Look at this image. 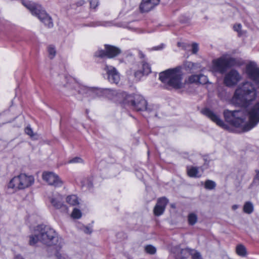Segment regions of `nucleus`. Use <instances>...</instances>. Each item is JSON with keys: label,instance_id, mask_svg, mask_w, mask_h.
<instances>
[{"label": "nucleus", "instance_id": "obj_1", "mask_svg": "<svg viewBox=\"0 0 259 259\" xmlns=\"http://www.w3.org/2000/svg\"><path fill=\"white\" fill-rule=\"evenodd\" d=\"M246 73L259 90V67L254 62H250L246 67ZM257 89L250 81H245L239 84L235 90L232 98V103L241 107H248L257 96Z\"/></svg>", "mask_w": 259, "mask_h": 259}, {"label": "nucleus", "instance_id": "obj_2", "mask_svg": "<svg viewBox=\"0 0 259 259\" xmlns=\"http://www.w3.org/2000/svg\"><path fill=\"white\" fill-rule=\"evenodd\" d=\"M40 242L48 246L61 249L64 244L63 239L59 236L54 229L48 226L38 225L36 227Z\"/></svg>", "mask_w": 259, "mask_h": 259}, {"label": "nucleus", "instance_id": "obj_3", "mask_svg": "<svg viewBox=\"0 0 259 259\" xmlns=\"http://www.w3.org/2000/svg\"><path fill=\"white\" fill-rule=\"evenodd\" d=\"M159 79L167 86L175 89L183 88V73L181 67L178 66L174 68L168 69L159 73Z\"/></svg>", "mask_w": 259, "mask_h": 259}, {"label": "nucleus", "instance_id": "obj_4", "mask_svg": "<svg viewBox=\"0 0 259 259\" xmlns=\"http://www.w3.org/2000/svg\"><path fill=\"white\" fill-rule=\"evenodd\" d=\"M124 103L131 109L137 111H145L150 114V116H157V106L147 105V101L140 95L127 96L124 100Z\"/></svg>", "mask_w": 259, "mask_h": 259}, {"label": "nucleus", "instance_id": "obj_5", "mask_svg": "<svg viewBox=\"0 0 259 259\" xmlns=\"http://www.w3.org/2000/svg\"><path fill=\"white\" fill-rule=\"evenodd\" d=\"M22 4L31 12L33 15L37 17L46 26L50 28L54 26L52 17L46 12L41 6L28 1L23 2Z\"/></svg>", "mask_w": 259, "mask_h": 259}, {"label": "nucleus", "instance_id": "obj_6", "mask_svg": "<svg viewBox=\"0 0 259 259\" xmlns=\"http://www.w3.org/2000/svg\"><path fill=\"white\" fill-rule=\"evenodd\" d=\"M240 65V61L238 59L232 57L228 55H224L212 61L213 70L221 74L225 73L229 68L239 66Z\"/></svg>", "mask_w": 259, "mask_h": 259}, {"label": "nucleus", "instance_id": "obj_7", "mask_svg": "<svg viewBox=\"0 0 259 259\" xmlns=\"http://www.w3.org/2000/svg\"><path fill=\"white\" fill-rule=\"evenodd\" d=\"M225 121L230 124L241 128L243 132L244 131V119L246 118V115L242 110L231 111L226 109L223 112Z\"/></svg>", "mask_w": 259, "mask_h": 259}, {"label": "nucleus", "instance_id": "obj_8", "mask_svg": "<svg viewBox=\"0 0 259 259\" xmlns=\"http://www.w3.org/2000/svg\"><path fill=\"white\" fill-rule=\"evenodd\" d=\"M34 181L33 176L22 173L11 180L8 184V187L15 190H22L31 186Z\"/></svg>", "mask_w": 259, "mask_h": 259}, {"label": "nucleus", "instance_id": "obj_9", "mask_svg": "<svg viewBox=\"0 0 259 259\" xmlns=\"http://www.w3.org/2000/svg\"><path fill=\"white\" fill-rule=\"evenodd\" d=\"M249 121L244 119V131L248 132L253 128L259 122V102L252 106L249 109Z\"/></svg>", "mask_w": 259, "mask_h": 259}, {"label": "nucleus", "instance_id": "obj_10", "mask_svg": "<svg viewBox=\"0 0 259 259\" xmlns=\"http://www.w3.org/2000/svg\"><path fill=\"white\" fill-rule=\"evenodd\" d=\"M73 87L75 90L77 91L78 94H82L85 97H89L91 98L101 97V89L100 88H90L79 85L76 83H75Z\"/></svg>", "mask_w": 259, "mask_h": 259}, {"label": "nucleus", "instance_id": "obj_11", "mask_svg": "<svg viewBox=\"0 0 259 259\" xmlns=\"http://www.w3.org/2000/svg\"><path fill=\"white\" fill-rule=\"evenodd\" d=\"M121 53V50L117 47L113 46L105 45V50H100L97 51L95 56L97 57L104 58L107 57L108 58H112Z\"/></svg>", "mask_w": 259, "mask_h": 259}, {"label": "nucleus", "instance_id": "obj_12", "mask_svg": "<svg viewBox=\"0 0 259 259\" xmlns=\"http://www.w3.org/2000/svg\"><path fill=\"white\" fill-rule=\"evenodd\" d=\"M241 79V76L238 71L231 69L225 74L224 82L227 87H232L236 85Z\"/></svg>", "mask_w": 259, "mask_h": 259}, {"label": "nucleus", "instance_id": "obj_13", "mask_svg": "<svg viewBox=\"0 0 259 259\" xmlns=\"http://www.w3.org/2000/svg\"><path fill=\"white\" fill-rule=\"evenodd\" d=\"M201 113L214 122L217 125L225 130H228L229 126L221 119L220 116L209 108L202 110Z\"/></svg>", "mask_w": 259, "mask_h": 259}, {"label": "nucleus", "instance_id": "obj_14", "mask_svg": "<svg viewBox=\"0 0 259 259\" xmlns=\"http://www.w3.org/2000/svg\"><path fill=\"white\" fill-rule=\"evenodd\" d=\"M42 177L49 185L55 187H60L63 184L59 177L53 172L45 171L42 174Z\"/></svg>", "mask_w": 259, "mask_h": 259}, {"label": "nucleus", "instance_id": "obj_15", "mask_svg": "<svg viewBox=\"0 0 259 259\" xmlns=\"http://www.w3.org/2000/svg\"><path fill=\"white\" fill-rule=\"evenodd\" d=\"M104 70L106 72L108 80L110 83L117 84L119 82L120 74L115 67L106 65Z\"/></svg>", "mask_w": 259, "mask_h": 259}, {"label": "nucleus", "instance_id": "obj_16", "mask_svg": "<svg viewBox=\"0 0 259 259\" xmlns=\"http://www.w3.org/2000/svg\"><path fill=\"white\" fill-rule=\"evenodd\" d=\"M168 202V199L164 197L159 198L154 208V214L156 216L161 215L163 213Z\"/></svg>", "mask_w": 259, "mask_h": 259}, {"label": "nucleus", "instance_id": "obj_17", "mask_svg": "<svg viewBox=\"0 0 259 259\" xmlns=\"http://www.w3.org/2000/svg\"><path fill=\"white\" fill-rule=\"evenodd\" d=\"M159 0H142L140 9L142 12H148L159 4Z\"/></svg>", "mask_w": 259, "mask_h": 259}, {"label": "nucleus", "instance_id": "obj_18", "mask_svg": "<svg viewBox=\"0 0 259 259\" xmlns=\"http://www.w3.org/2000/svg\"><path fill=\"white\" fill-rule=\"evenodd\" d=\"M50 201L52 205L56 209H61L63 211H66L67 210V207L63 203V199L61 196H58L52 198Z\"/></svg>", "mask_w": 259, "mask_h": 259}, {"label": "nucleus", "instance_id": "obj_19", "mask_svg": "<svg viewBox=\"0 0 259 259\" xmlns=\"http://www.w3.org/2000/svg\"><path fill=\"white\" fill-rule=\"evenodd\" d=\"M117 95L116 91L109 89H101V97H105L110 100H113Z\"/></svg>", "mask_w": 259, "mask_h": 259}, {"label": "nucleus", "instance_id": "obj_20", "mask_svg": "<svg viewBox=\"0 0 259 259\" xmlns=\"http://www.w3.org/2000/svg\"><path fill=\"white\" fill-rule=\"evenodd\" d=\"M200 67V65L199 63H194L189 61L186 62L184 64L185 70L187 71H189L190 72H193L199 69Z\"/></svg>", "mask_w": 259, "mask_h": 259}, {"label": "nucleus", "instance_id": "obj_21", "mask_svg": "<svg viewBox=\"0 0 259 259\" xmlns=\"http://www.w3.org/2000/svg\"><path fill=\"white\" fill-rule=\"evenodd\" d=\"M187 174L190 177L199 178L201 175L199 174L198 168L192 166L187 168Z\"/></svg>", "mask_w": 259, "mask_h": 259}, {"label": "nucleus", "instance_id": "obj_22", "mask_svg": "<svg viewBox=\"0 0 259 259\" xmlns=\"http://www.w3.org/2000/svg\"><path fill=\"white\" fill-rule=\"evenodd\" d=\"M236 253L240 256L244 257L247 255L246 248L243 244H239L236 247Z\"/></svg>", "mask_w": 259, "mask_h": 259}, {"label": "nucleus", "instance_id": "obj_23", "mask_svg": "<svg viewBox=\"0 0 259 259\" xmlns=\"http://www.w3.org/2000/svg\"><path fill=\"white\" fill-rule=\"evenodd\" d=\"M66 202L71 205L75 206L79 204L77 197L75 195H69L66 197Z\"/></svg>", "mask_w": 259, "mask_h": 259}, {"label": "nucleus", "instance_id": "obj_24", "mask_svg": "<svg viewBox=\"0 0 259 259\" xmlns=\"http://www.w3.org/2000/svg\"><path fill=\"white\" fill-rule=\"evenodd\" d=\"M38 241H40L38 237V232H36V229L35 230V234L29 236V244L31 246H33L36 244Z\"/></svg>", "mask_w": 259, "mask_h": 259}, {"label": "nucleus", "instance_id": "obj_25", "mask_svg": "<svg viewBox=\"0 0 259 259\" xmlns=\"http://www.w3.org/2000/svg\"><path fill=\"white\" fill-rule=\"evenodd\" d=\"M254 207L252 203L248 201L245 202L243 206V211L245 213L250 214L253 211Z\"/></svg>", "mask_w": 259, "mask_h": 259}, {"label": "nucleus", "instance_id": "obj_26", "mask_svg": "<svg viewBox=\"0 0 259 259\" xmlns=\"http://www.w3.org/2000/svg\"><path fill=\"white\" fill-rule=\"evenodd\" d=\"M142 70L143 74L145 75H148L151 72V67L150 66V65L146 62L145 61H143L142 62Z\"/></svg>", "mask_w": 259, "mask_h": 259}, {"label": "nucleus", "instance_id": "obj_27", "mask_svg": "<svg viewBox=\"0 0 259 259\" xmlns=\"http://www.w3.org/2000/svg\"><path fill=\"white\" fill-rule=\"evenodd\" d=\"M197 220V216L194 213H190L189 214L188 216V221L189 225L192 226L195 225L196 223Z\"/></svg>", "mask_w": 259, "mask_h": 259}, {"label": "nucleus", "instance_id": "obj_28", "mask_svg": "<svg viewBox=\"0 0 259 259\" xmlns=\"http://www.w3.org/2000/svg\"><path fill=\"white\" fill-rule=\"evenodd\" d=\"M216 186L215 183L211 180H206L205 182L204 187L208 190H212L215 188Z\"/></svg>", "mask_w": 259, "mask_h": 259}, {"label": "nucleus", "instance_id": "obj_29", "mask_svg": "<svg viewBox=\"0 0 259 259\" xmlns=\"http://www.w3.org/2000/svg\"><path fill=\"white\" fill-rule=\"evenodd\" d=\"M189 250L192 259H203L199 252L191 249Z\"/></svg>", "mask_w": 259, "mask_h": 259}, {"label": "nucleus", "instance_id": "obj_30", "mask_svg": "<svg viewBox=\"0 0 259 259\" xmlns=\"http://www.w3.org/2000/svg\"><path fill=\"white\" fill-rule=\"evenodd\" d=\"M145 251L148 254H154L156 252V248L152 245H147L145 246Z\"/></svg>", "mask_w": 259, "mask_h": 259}, {"label": "nucleus", "instance_id": "obj_31", "mask_svg": "<svg viewBox=\"0 0 259 259\" xmlns=\"http://www.w3.org/2000/svg\"><path fill=\"white\" fill-rule=\"evenodd\" d=\"M82 215L81 211L76 208H74L71 214V217L75 219H79L81 218Z\"/></svg>", "mask_w": 259, "mask_h": 259}, {"label": "nucleus", "instance_id": "obj_32", "mask_svg": "<svg viewBox=\"0 0 259 259\" xmlns=\"http://www.w3.org/2000/svg\"><path fill=\"white\" fill-rule=\"evenodd\" d=\"M208 82V79L207 76L202 74H199V81L198 83L205 84Z\"/></svg>", "mask_w": 259, "mask_h": 259}, {"label": "nucleus", "instance_id": "obj_33", "mask_svg": "<svg viewBox=\"0 0 259 259\" xmlns=\"http://www.w3.org/2000/svg\"><path fill=\"white\" fill-rule=\"evenodd\" d=\"M199 75H192L188 78V82L190 83H198Z\"/></svg>", "mask_w": 259, "mask_h": 259}, {"label": "nucleus", "instance_id": "obj_34", "mask_svg": "<svg viewBox=\"0 0 259 259\" xmlns=\"http://www.w3.org/2000/svg\"><path fill=\"white\" fill-rule=\"evenodd\" d=\"M56 253L55 255L57 257V259H68V257L65 254H61L59 252V250L61 249L59 248H55Z\"/></svg>", "mask_w": 259, "mask_h": 259}, {"label": "nucleus", "instance_id": "obj_35", "mask_svg": "<svg viewBox=\"0 0 259 259\" xmlns=\"http://www.w3.org/2000/svg\"><path fill=\"white\" fill-rule=\"evenodd\" d=\"M83 162V159L80 157H75L71 158L68 161V163H80Z\"/></svg>", "mask_w": 259, "mask_h": 259}, {"label": "nucleus", "instance_id": "obj_36", "mask_svg": "<svg viewBox=\"0 0 259 259\" xmlns=\"http://www.w3.org/2000/svg\"><path fill=\"white\" fill-rule=\"evenodd\" d=\"M82 186H87L88 188H91L93 186V183L90 179H87L82 182Z\"/></svg>", "mask_w": 259, "mask_h": 259}, {"label": "nucleus", "instance_id": "obj_37", "mask_svg": "<svg viewBox=\"0 0 259 259\" xmlns=\"http://www.w3.org/2000/svg\"><path fill=\"white\" fill-rule=\"evenodd\" d=\"M25 133L32 138L34 136L33 132L30 125H28L25 127Z\"/></svg>", "mask_w": 259, "mask_h": 259}, {"label": "nucleus", "instance_id": "obj_38", "mask_svg": "<svg viewBox=\"0 0 259 259\" xmlns=\"http://www.w3.org/2000/svg\"><path fill=\"white\" fill-rule=\"evenodd\" d=\"M255 171L256 175L253 179L252 184L258 186L259 185V170L256 169Z\"/></svg>", "mask_w": 259, "mask_h": 259}, {"label": "nucleus", "instance_id": "obj_39", "mask_svg": "<svg viewBox=\"0 0 259 259\" xmlns=\"http://www.w3.org/2000/svg\"><path fill=\"white\" fill-rule=\"evenodd\" d=\"M48 52L49 55L51 56V59H52L56 55V51L55 48L52 46H49L48 47Z\"/></svg>", "mask_w": 259, "mask_h": 259}, {"label": "nucleus", "instance_id": "obj_40", "mask_svg": "<svg viewBox=\"0 0 259 259\" xmlns=\"http://www.w3.org/2000/svg\"><path fill=\"white\" fill-rule=\"evenodd\" d=\"M198 45L196 42L193 43L192 45V53L195 54L198 52Z\"/></svg>", "mask_w": 259, "mask_h": 259}, {"label": "nucleus", "instance_id": "obj_41", "mask_svg": "<svg viewBox=\"0 0 259 259\" xmlns=\"http://www.w3.org/2000/svg\"><path fill=\"white\" fill-rule=\"evenodd\" d=\"M90 3L91 8L95 9L98 6L99 1L98 0H90Z\"/></svg>", "mask_w": 259, "mask_h": 259}, {"label": "nucleus", "instance_id": "obj_42", "mask_svg": "<svg viewBox=\"0 0 259 259\" xmlns=\"http://www.w3.org/2000/svg\"><path fill=\"white\" fill-rule=\"evenodd\" d=\"M164 47L165 45L163 44H161L159 46L153 47L151 50L153 51H159L162 50Z\"/></svg>", "mask_w": 259, "mask_h": 259}, {"label": "nucleus", "instance_id": "obj_43", "mask_svg": "<svg viewBox=\"0 0 259 259\" xmlns=\"http://www.w3.org/2000/svg\"><path fill=\"white\" fill-rule=\"evenodd\" d=\"M143 75H145V74H143V72L141 70L137 71L135 73V77L139 79H140Z\"/></svg>", "mask_w": 259, "mask_h": 259}, {"label": "nucleus", "instance_id": "obj_44", "mask_svg": "<svg viewBox=\"0 0 259 259\" xmlns=\"http://www.w3.org/2000/svg\"><path fill=\"white\" fill-rule=\"evenodd\" d=\"M241 25L240 24H237L234 25V30L236 31L239 32L241 29Z\"/></svg>", "mask_w": 259, "mask_h": 259}, {"label": "nucleus", "instance_id": "obj_45", "mask_svg": "<svg viewBox=\"0 0 259 259\" xmlns=\"http://www.w3.org/2000/svg\"><path fill=\"white\" fill-rule=\"evenodd\" d=\"M84 232L86 234H91L92 232V230L89 227H85L84 229Z\"/></svg>", "mask_w": 259, "mask_h": 259}, {"label": "nucleus", "instance_id": "obj_46", "mask_svg": "<svg viewBox=\"0 0 259 259\" xmlns=\"http://www.w3.org/2000/svg\"><path fill=\"white\" fill-rule=\"evenodd\" d=\"M85 3L84 1L83 0H80L78 2L76 3L77 6H81Z\"/></svg>", "mask_w": 259, "mask_h": 259}, {"label": "nucleus", "instance_id": "obj_47", "mask_svg": "<svg viewBox=\"0 0 259 259\" xmlns=\"http://www.w3.org/2000/svg\"><path fill=\"white\" fill-rule=\"evenodd\" d=\"M100 25H104L106 26L107 25L101 24V22H96V23H94L93 24L91 25V26H100Z\"/></svg>", "mask_w": 259, "mask_h": 259}, {"label": "nucleus", "instance_id": "obj_48", "mask_svg": "<svg viewBox=\"0 0 259 259\" xmlns=\"http://www.w3.org/2000/svg\"><path fill=\"white\" fill-rule=\"evenodd\" d=\"M139 55L141 58H145V55L141 51H139Z\"/></svg>", "mask_w": 259, "mask_h": 259}, {"label": "nucleus", "instance_id": "obj_49", "mask_svg": "<svg viewBox=\"0 0 259 259\" xmlns=\"http://www.w3.org/2000/svg\"><path fill=\"white\" fill-rule=\"evenodd\" d=\"M238 208V205L236 204H234L232 206V208L233 210H235Z\"/></svg>", "mask_w": 259, "mask_h": 259}, {"label": "nucleus", "instance_id": "obj_50", "mask_svg": "<svg viewBox=\"0 0 259 259\" xmlns=\"http://www.w3.org/2000/svg\"><path fill=\"white\" fill-rule=\"evenodd\" d=\"M15 259H24V258L22 256L18 255L15 257Z\"/></svg>", "mask_w": 259, "mask_h": 259}]
</instances>
